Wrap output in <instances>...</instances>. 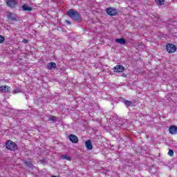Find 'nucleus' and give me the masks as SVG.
Listing matches in <instances>:
<instances>
[{
	"mask_svg": "<svg viewBox=\"0 0 177 177\" xmlns=\"http://www.w3.org/2000/svg\"><path fill=\"white\" fill-rule=\"evenodd\" d=\"M69 140H71L72 143H78V137L74 134H71L69 136Z\"/></svg>",
	"mask_w": 177,
	"mask_h": 177,
	"instance_id": "8",
	"label": "nucleus"
},
{
	"mask_svg": "<svg viewBox=\"0 0 177 177\" xmlns=\"http://www.w3.org/2000/svg\"><path fill=\"white\" fill-rule=\"evenodd\" d=\"M166 49L169 53H174L176 51V46L174 44H167Z\"/></svg>",
	"mask_w": 177,
	"mask_h": 177,
	"instance_id": "5",
	"label": "nucleus"
},
{
	"mask_svg": "<svg viewBox=\"0 0 177 177\" xmlns=\"http://www.w3.org/2000/svg\"><path fill=\"white\" fill-rule=\"evenodd\" d=\"M122 77H127V75H125V73H122Z\"/></svg>",
	"mask_w": 177,
	"mask_h": 177,
	"instance_id": "25",
	"label": "nucleus"
},
{
	"mask_svg": "<svg viewBox=\"0 0 177 177\" xmlns=\"http://www.w3.org/2000/svg\"><path fill=\"white\" fill-rule=\"evenodd\" d=\"M85 146L87 150H92V149H93V145H92V142H91V140L86 141Z\"/></svg>",
	"mask_w": 177,
	"mask_h": 177,
	"instance_id": "9",
	"label": "nucleus"
},
{
	"mask_svg": "<svg viewBox=\"0 0 177 177\" xmlns=\"http://www.w3.org/2000/svg\"><path fill=\"white\" fill-rule=\"evenodd\" d=\"M65 22L66 23V24H71V22L68 20H65Z\"/></svg>",
	"mask_w": 177,
	"mask_h": 177,
	"instance_id": "24",
	"label": "nucleus"
},
{
	"mask_svg": "<svg viewBox=\"0 0 177 177\" xmlns=\"http://www.w3.org/2000/svg\"><path fill=\"white\" fill-rule=\"evenodd\" d=\"M4 41H5V37H3V36L2 35H0V44H2Z\"/></svg>",
	"mask_w": 177,
	"mask_h": 177,
	"instance_id": "20",
	"label": "nucleus"
},
{
	"mask_svg": "<svg viewBox=\"0 0 177 177\" xmlns=\"http://www.w3.org/2000/svg\"><path fill=\"white\" fill-rule=\"evenodd\" d=\"M48 70H53V68H56V63L55 62H50L48 63L46 65Z\"/></svg>",
	"mask_w": 177,
	"mask_h": 177,
	"instance_id": "10",
	"label": "nucleus"
},
{
	"mask_svg": "<svg viewBox=\"0 0 177 177\" xmlns=\"http://www.w3.org/2000/svg\"><path fill=\"white\" fill-rule=\"evenodd\" d=\"M122 103H124V104L125 105L126 107H131V106H132L133 104L132 103V102L127 100H124L122 101Z\"/></svg>",
	"mask_w": 177,
	"mask_h": 177,
	"instance_id": "15",
	"label": "nucleus"
},
{
	"mask_svg": "<svg viewBox=\"0 0 177 177\" xmlns=\"http://www.w3.org/2000/svg\"><path fill=\"white\" fill-rule=\"evenodd\" d=\"M22 42H23L24 44H27V43L28 42V40L26 39H24V40L22 41Z\"/></svg>",
	"mask_w": 177,
	"mask_h": 177,
	"instance_id": "22",
	"label": "nucleus"
},
{
	"mask_svg": "<svg viewBox=\"0 0 177 177\" xmlns=\"http://www.w3.org/2000/svg\"><path fill=\"white\" fill-rule=\"evenodd\" d=\"M155 1L156 2V3H158V5H164V3H165V0H155Z\"/></svg>",
	"mask_w": 177,
	"mask_h": 177,
	"instance_id": "17",
	"label": "nucleus"
},
{
	"mask_svg": "<svg viewBox=\"0 0 177 177\" xmlns=\"http://www.w3.org/2000/svg\"><path fill=\"white\" fill-rule=\"evenodd\" d=\"M61 158H62V160H66V161H71V157L67 155H62Z\"/></svg>",
	"mask_w": 177,
	"mask_h": 177,
	"instance_id": "16",
	"label": "nucleus"
},
{
	"mask_svg": "<svg viewBox=\"0 0 177 177\" xmlns=\"http://www.w3.org/2000/svg\"><path fill=\"white\" fill-rule=\"evenodd\" d=\"M67 16L72 19L73 20H75V21H78V23H80V21H82V19L81 18V14L78 12V11L74 10V9H70L66 12Z\"/></svg>",
	"mask_w": 177,
	"mask_h": 177,
	"instance_id": "1",
	"label": "nucleus"
},
{
	"mask_svg": "<svg viewBox=\"0 0 177 177\" xmlns=\"http://www.w3.org/2000/svg\"><path fill=\"white\" fill-rule=\"evenodd\" d=\"M6 147L8 149V150H10L11 151H16V150L18 149L17 145L12 140L7 141L6 143Z\"/></svg>",
	"mask_w": 177,
	"mask_h": 177,
	"instance_id": "2",
	"label": "nucleus"
},
{
	"mask_svg": "<svg viewBox=\"0 0 177 177\" xmlns=\"http://www.w3.org/2000/svg\"><path fill=\"white\" fill-rule=\"evenodd\" d=\"M115 41L116 44H120V45H125V44H127V41H125V39L122 37L119 39H115Z\"/></svg>",
	"mask_w": 177,
	"mask_h": 177,
	"instance_id": "11",
	"label": "nucleus"
},
{
	"mask_svg": "<svg viewBox=\"0 0 177 177\" xmlns=\"http://www.w3.org/2000/svg\"><path fill=\"white\" fill-rule=\"evenodd\" d=\"M9 89H10V87H9V86H1L0 87L1 92H4L5 93L9 92Z\"/></svg>",
	"mask_w": 177,
	"mask_h": 177,
	"instance_id": "12",
	"label": "nucleus"
},
{
	"mask_svg": "<svg viewBox=\"0 0 177 177\" xmlns=\"http://www.w3.org/2000/svg\"><path fill=\"white\" fill-rule=\"evenodd\" d=\"M19 92H20V91H19V89H16L13 91L14 93H19Z\"/></svg>",
	"mask_w": 177,
	"mask_h": 177,
	"instance_id": "23",
	"label": "nucleus"
},
{
	"mask_svg": "<svg viewBox=\"0 0 177 177\" xmlns=\"http://www.w3.org/2000/svg\"><path fill=\"white\" fill-rule=\"evenodd\" d=\"M7 6L12 9L16 7V0H7Z\"/></svg>",
	"mask_w": 177,
	"mask_h": 177,
	"instance_id": "6",
	"label": "nucleus"
},
{
	"mask_svg": "<svg viewBox=\"0 0 177 177\" xmlns=\"http://www.w3.org/2000/svg\"><path fill=\"white\" fill-rule=\"evenodd\" d=\"M22 10L31 12V10H32V8L27 6L26 4H24L22 6Z\"/></svg>",
	"mask_w": 177,
	"mask_h": 177,
	"instance_id": "14",
	"label": "nucleus"
},
{
	"mask_svg": "<svg viewBox=\"0 0 177 177\" xmlns=\"http://www.w3.org/2000/svg\"><path fill=\"white\" fill-rule=\"evenodd\" d=\"M25 164H26V165H27V167H30V168H31V167H32V164H31L30 162L26 161Z\"/></svg>",
	"mask_w": 177,
	"mask_h": 177,
	"instance_id": "21",
	"label": "nucleus"
},
{
	"mask_svg": "<svg viewBox=\"0 0 177 177\" xmlns=\"http://www.w3.org/2000/svg\"><path fill=\"white\" fill-rule=\"evenodd\" d=\"M8 19H9L10 20H12V21H16L17 20V18L16 17V15H15V14L10 12L8 15Z\"/></svg>",
	"mask_w": 177,
	"mask_h": 177,
	"instance_id": "13",
	"label": "nucleus"
},
{
	"mask_svg": "<svg viewBox=\"0 0 177 177\" xmlns=\"http://www.w3.org/2000/svg\"><path fill=\"white\" fill-rule=\"evenodd\" d=\"M168 155L170 156V157H174V150L169 149L168 152Z\"/></svg>",
	"mask_w": 177,
	"mask_h": 177,
	"instance_id": "18",
	"label": "nucleus"
},
{
	"mask_svg": "<svg viewBox=\"0 0 177 177\" xmlns=\"http://www.w3.org/2000/svg\"><path fill=\"white\" fill-rule=\"evenodd\" d=\"M169 131L171 135H176L177 134V127L175 125L171 126L169 128Z\"/></svg>",
	"mask_w": 177,
	"mask_h": 177,
	"instance_id": "7",
	"label": "nucleus"
},
{
	"mask_svg": "<svg viewBox=\"0 0 177 177\" xmlns=\"http://www.w3.org/2000/svg\"><path fill=\"white\" fill-rule=\"evenodd\" d=\"M48 121H53V122H55L56 121V117L55 116H50Z\"/></svg>",
	"mask_w": 177,
	"mask_h": 177,
	"instance_id": "19",
	"label": "nucleus"
},
{
	"mask_svg": "<svg viewBox=\"0 0 177 177\" xmlns=\"http://www.w3.org/2000/svg\"><path fill=\"white\" fill-rule=\"evenodd\" d=\"M113 70L114 73H124L125 71V67L122 65H116Z\"/></svg>",
	"mask_w": 177,
	"mask_h": 177,
	"instance_id": "4",
	"label": "nucleus"
},
{
	"mask_svg": "<svg viewBox=\"0 0 177 177\" xmlns=\"http://www.w3.org/2000/svg\"><path fill=\"white\" fill-rule=\"evenodd\" d=\"M106 12L107 15H109V16H115L118 13V11L117 10V9H115L114 8H106Z\"/></svg>",
	"mask_w": 177,
	"mask_h": 177,
	"instance_id": "3",
	"label": "nucleus"
}]
</instances>
